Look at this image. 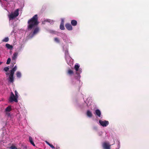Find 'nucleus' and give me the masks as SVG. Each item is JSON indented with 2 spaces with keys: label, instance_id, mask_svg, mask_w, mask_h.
<instances>
[{
  "label": "nucleus",
  "instance_id": "1",
  "mask_svg": "<svg viewBox=\"0 0 149 149\" xmlns=\"http://www.w3.org/2000/svg\"><path fill=\"white\" fill-rule=\"evenodd\" d=\"M38 19V15L36 14L29 19L28 21V29H31L36 26H37L39 23Z\"/></svg>",
  "mask_w": 149,
  "mask_h": 149
},
{
  "label": "nucleus",
  "instance_id": "2",
  "mask_svg": "<svg viewBox=\"0 0 149 149\" xmlns=\"http://www.w3.org/2000/svg\"><path fill=\"white\" fill-rule=\"evenodd\" d=\"M17 70V67L15 66L10 71V74L9 76L8 81L10 83H13L14 81V74L15 72Z\"/></svg>",
  "mask_w": 149,
  "mask_h": 149
},
{
  "label": "nucleus",
  "instance_id": "3",
  "mask_svg": "<svg viewBox=\"0 0 149 149\" xmlns=\"http://www.w3.org/2000/svg\"><path fill=\"white\" fill-rule=\"evenodd\" d=\"M18 98L15 96L12 92L10 93V95L8 99L9 102H18Z\"/></svg>",
  "mask_w": 149,
  "mask_h": 149
},
{
  "label": "nucleus",
  "instance_id": "4",
  "mask_svg": "<svg viewBox=\"0 0 149 149\" xmlns=\"http://www.w3.org/2000/svg\"><path fill=\"white\" fill-rule=\"evenodd\" d=\"M19 15V9H17L13 13H11L8 15L9 20L13 19Z\"/></svg>",
  "mask_w": 149,
  "mask_h": 149
},
{
  "label": "nucleus",
  "instance_id": "5",
  "mask_svg": "<svg viewBox=\"0 0 149 149\" xmlns=\"http://www.w3.org/2000/svg\"><path fill=\"white\" fill-rule=\"evenodd\" d=\"M79 65L78 64L75 65L74 66V69L76 70V74L78 76H79L80 74L81 73V69L79 68Z\"/></svg>",
  "mask_w": 149,
  "mask_h": 149
},
{
  "label": "nucleus",
  "instance_id": "6",
  "mask_svg": "<svg viewBox=\"0 0 149 149\" xmlns=\"http://www.w3.org/2000/svg\"><path fill=\"white\" fill-rule=\"evenodd\" d=\"M110 145L108 142H104L102 143V147L104 149H110Z\"/></svg>",
  "mask_w": 149,
  "mask_h": 149
},
{
  "label": "nucleus",
  "instance_id": "7",
  "mask_svg": "<svg viewBox=\"0 0 149 149\" xmlns=\"http://www.w3.org/2000/svg\"><path fill=\"white\" fill-rule=\"evenodd\" d=\"M99 123L101 125L104 127L107 126L109 124L108 121L106 120L103 121L101 120H99Z\"/></svg>",
  "mask_w": 149,
  "mask_h": 149
},
{
  "label": "nucleus",
  "instance_id": "8",
  "mask_svg": "<svg viewBox=\"0 0 149 149\" xmlns=\"http://www.w3.org/2000/svg\"><path fill=\"white\" fill-rule=\"evenodd\" d=\"M65 27L68 30L71 31L72 30V25L70 24H65Z\"/></svg>",
  "mask_w": 149,
  "mask_h": 149
},
{
  "label": "nucleus",
  "instance_id": "9",
  "mask_svg": "<svg viewBox=\"0 0 149 149\" xmlns=\"http://www.w3.org/2000/svg\"><path fill=\"white\" fill-rule=\"evenodd\" d=\"M95 115L97 117H100L101 116V112L98 109H97L95 111Z\"/></svg>",
  "mask_w": 149,
  "mask_h": 149
},
{
  "label": "nucleus",
  "instance_id": "10",
  "mask_svg": "<svg viewBox=\"0 0 149 149\" xmlns=\"http://www.w3.org/2000/svg\"><path fill=\"white\" fill-rule=\"evenodd\" d=\"M39 30V27H36L33 30V35H34L36 34L38 32Z\"/></svg>",
  "mask_w": 149,
  "mask_h": 149
},
{
  "label": "nucleus",
  "instance_id": "11",
  "mask_svg": "<svg viewBox=\"0 0 149 149\" xmlns=\"http://www.w3.org/2000/svg\"><path fill=\"white\" fill-rule=\"evenodd\" d=\"M71 23L72 26H75L77 24V22L76 20H72L71 21Z\"/></svg>",
  "mask_w": 149,
  "mask_h": 149
},
{
  "label": "nucleus",
  "instance_id": "12",
  "mask_svg": "<svg viewBox=\"0 0 149 149\" xmlns=\"http://www.w3.org/2000/svg\"><path fill=\"white\" fill-rule=\"evenodd\" d=\"M18 55V53L17 52H15L14 53L13 55V56L12 57V60H15L16 59L17 56Z\"/></svg>",
  "mask_w": 149,
  "mask_h": 149
},
{
  "label": "nucleus",
  "instance_id": "13",
  "mask_svg": "<svg viewBox=\"0 0 149 149\" xmlns=\"http://www.w3.org/2000/svg\"><path fill=\"white\" fill-rule=\"evenodd\" d=\"M67 73L70 75H72L73 74L74 72L72 70L69 69L68 70L67 72Z\"/></svg>",
  "mask_w": 149,
  "mask_h": 149
},
{
  "label": "nucleus",
  "instance_id": "14",
  "mask_svg": "<svg viewBox=\"0 0 149 149\" xmlns=\"http://www.w3.org/2000/svg\"><path fill=\"white\" fill-rule=\"evenodd\" d=\"M29 140L31 143L34 146H35V144L33 141L32 138L30 136L29 137Z\"/></svg>",
  "mask_w": 149,
  "mask_h": 149
},
{
  "label": "nucleus",
  "instance_id": "15",
  "mask_svg": "<svg viewBox=\"0 0 149 149\" xmlns=\"http://www.w3.org/2000/svg\"><path fill=\"white\" fill-rule=\"evenodd\" d=\"M86 114L89 117H91L92 116V113L89 110L87 111Z\"/></svg>",
  "mask_w": 149,
  "mask_h": 149
},
{
  "label": "nucleus",
  "instance_id": "16",
  "mask_svg": "<svg viewBox=\"0 0 149 149\" xmlns=\"http://www.w3.org/2000/svg\"><path fill=\"white\" fill-rule=\"evenodd\" d=\"M6 47L9 49H12L13 47L12 45H10L8 44H6Z\"/></svg>",
  "mask_w": 149,
  "mask_h": 149
},
{
  "label": "nucleus",
  "instance_id": "17",
  "mask_svg": "<svg viewBox=\"0 0 149 149\" xmlns=\"http://www.w3.org/2000/svg\"><path fill=\"white\" fill-rule=\"evenodd\" d=\"M11 110V108L10 106H8L6 109L5 111L6 112H9Z\"/></svg>",
  "mask_w": 149,
  "mask_h": 149
},
{
  "label": "nucleus",
  "instance_id": "18",
  "mask_svg": "<svg viewBox=\"0 0 149 149\" xmlns=\"http://www.w3.org/2000/svg\"><path fill=\"white\" fill-rule=\"evenodd\" d=\"M60 29L61 30H64L65 29V27L64 26V24H63V23L61 24L60 26Z\"/></svg>",
  "mask_w": 149,
  "mask_h": 149
},
{
  "label": "nucleus",
  "instance_id": "19",
  "mask_svg": "<svg viewBox=\"0 0 149 149\" xmlns=\"http://www.w3.org/2000/svg\"><path fill=\"white\" fill-rule=\"evenodd\" d=\"M16 75L17 77L19 78L21 77V74L20 72L18 71L17 72Z\"/></svg>",
  "mask_w": 149,
  "mask_h": 149
},
{
  "label": "nucleus",
  "instance_id": "20",
  "mask_svg": "<svg viewBox=\"0 0 149 149\" xmlns=\"http://www.w3.org/2000/svg\"><path fill=\"white\" fill-rule=\"evenodd\" d=\"M9 38L8 37L5 38L3 39L2 41L3 42H7L9 41Z\"/></svg>",
  "mask_w": 149,
  "mask_h": 149
},
{
  "label": "nucleus",
  "instance_id": "21",
  "mask_svg": "<svg viewBox=\"0 0 149 149\" xmlns=\"http://www.w3.org/2000/svg\"><path fill=\"white\" fill-rule=\"evenodd\" d=\"M54 41L57 43H59L60 40L57 38H54Z\"/></svg>",
  "mask_w": 149,
  "mask_h": 149
},
{
  "label": "nucleus",
  "instance_id": "22",
  "mask_svg": "<svg viewBox=\"0 0 149 149\" xmlns=\"http://www.w3.org/2000/svg\"><path fill=\"white\" fill-rule=\"evenodd\" d=\"M10 61H11L10 58H9L7 60V61L6 62V64H9L10 63Z\"/></svg>",
  "mask_w": 149,
  "mask_h": 149
},
{
  "label": "nucleus",
  "instance_id": "23",
  "mask_svg": "<svg viewBox=\"0 0 149 149\" xmlns=\"http://www.w3.org/2000/svg\"><path fill=\"white\" fill-rule=\"evenodd\" d=\"M15 96H16V97H17L18 98L19 97V96L18 95V93L17 92L16 90H15Z\"/></svg>",
  "mask_w": 149,
  "mask_h": 149
},
{
  "label": "nucleus",
  "instance_id": "24",
  "mask_svg": "<svg viewBox=\"0 0 149 149\" xmlns=\"http://www.w3.org/2000/svg\"><path fill=\"white\" fill-rule=\"evenodd\" d=\"M10 148L11 149H17V148L14 145H12L10 147Z\"/></svg>",
  "mask_w": 149,
  "mask_h": 149
},
{
  "label": "nucleus",
  "instance_id": "25",
  "mask_svg": "<svg viewBox=\"0 0 149 149\" xmlns=\"http://www.w3.org/2000/svg\"><path fill=\"white\" fill-rule=\"evenodd\" d=\"M9 69V68L8 67H5L4 68V70L6 72H7L8 70Z\"/></svg>",
  "mask_w": 149,
  "mask_h": 149
},
{
  "label": "nucleus",
  "instance_id": "26",
  "mask_svg": "<svg viewBox=\"0 0 149 149\" xmlns=\"http://www.w3.org/2000/svg\"><path fill=\"white\" fill-rule=\"evenodd\" d=\"M49 146L52 148L54 149L55 148V147L52 144H50Z\"/></svg>",
  "mask_w": 149,
  "mask_h": 149
},
{
  "label": "nucleus",
  "instance_id": "27",
  "mask_svg": "<svg viewBox=\"0 0 149 149\" xmlns=\"http://www.w3.org/2000/svg\"><path fill=\"white\" fill-rule=\"evenodd\" d=\"M45 142H46V143L47 144H48L49 146V145H50V143L48 142L47 141H45Z\"/></svg>",
  "mask_w": 149,
  "mask_h": 149
},
{
  "label": "nucleus",
  "instance_id": "28",
  "mask_svg": "<svg viewBox=\"0 0 149 149\" xmlns=\"http://www.w3.org/2000/svg\"><path fill=\"white\" fill-rule=\"evenodd\" d=\"M64 21H63V20H62V21H61V24H62V23H63V24H64Z\"/></svg>",
  "mask_w": 149,
  "mask_h": 149
},
{
  "label": "nucleus",
  "instance_id": "29",
  "mask_svg": "<svg viewBox=\"0 0 149 149\" xmlns=\"http://www.w3.org/2000/svg\"><path fill=\"white\" fill-rule=\"evenodd\" d=\"M49 20H48V19H46V20H45V21H44V22H49Z\"/></svg>",
  "mask_w": 149,
  "mask_h": 149
},
{
  "label": "nucleus",
  "instance_id": "30",
  "mask_svg": "<svg viewBox=\"0 0 149 149\" xmlns=\"http://www.w3.org/2000/svg\"><path fill=\"white\" fill-rule=\"evenodd\" d=\"M118 146L119 148L120 147V143H119Z\"/></svg>",
  "mask_w": 149,
  "mask_h": 149
},
{
  "label": "nucleus",
  "instance_id": "31",
  "mask_svg": "<svg viewBox=\"0 0 149 149\" xmlns=\"http://www.w3.org/2000/svg\"><path fill=\"white\" fill-rule=\"evenodd\" d=\"M6 75H8V74H9V73H6Z\"/></svg>",
  "mask_w": 149,
  "mask_h": 149
},
{
  "label": "nucleus",
  "instance_id": "32",
  "mask_svg": "<svg viewBox=\"0 0 149 149\" xmlns=\"http://www.w3.org/2000/svg\"><path fill=\"white\" fill-rule=\"evenodd\" d=\"M2 63L1 62H0V65L2 64Z\"/></svg>",
  "mask_w": 149,
  "mask_h": 149
},
{
  "label": "nucleus",
  "instance_id": "33",
  "mask_svg": "<svg viewBox=\"0 0 149 149\" xmlns=\"http://www.w3.org/2000/svg\"><path fill=\"white\" fill-rule=\"evenodd\" d=\"M26 148H26V147H24V148H25V149H26Z\"/></svg>",
  "mask_w": 149,
  "mask_h": 149
},
{
  "label": "nucleus",
  "instance_id": "34",
  "mask_svg": "<svg viewBox=\"0 0 149 149\" xmlns=\"http://www.w3.org/2000/svg\"><path fill=\"white\" fill-rule=\"evenodd\" d=\"M0 2H1V0H0Z\"/></svg>",
  "mask_w": 149,
  "mask_h": 149
}]
</instances>
